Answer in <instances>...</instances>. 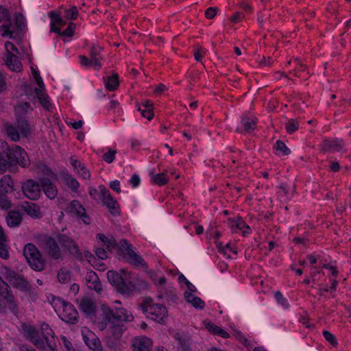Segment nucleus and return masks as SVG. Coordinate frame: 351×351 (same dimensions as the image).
<instances>
[{"label":"nucleus","mask_w":351,"mask_h":351,"mask_svg":"<svg viewBox=\"0 0 351 351\" xmlns=\"http://www.w3.org/2000/svg\"><path fill=\"white\" fill-rule=\"evenodd\" d=\"M58 279L61 283H66L71 279L70 272L66 270H60L58 274Z\"/></svg>","instance_id":"5fc2aeb1"},{"label":"nucleus","mask_w":351,"mask_h":351,"mask_svg":"<svg viewBox=\"0 0 351 351\" xmlns=\"http://www.w3.org/2000/svg\"><path fill=\"white\" fill-rule=\"evenodd\" d=\"M138 111L140 112L141 116L148 121H151L154 118V112L151 108H143V107H138Z\"/></svg>","instance_id":"864d4df0"},{"label":"nucleus","mask_w":351,"mask_h":351,"mask_svg":"<svg viewBox=\"0 0 351 351\" xmlns=\"http://www.w3.org/2000/svg\"><path fill=\"white\" fill-rule=\"evenodd\" d=\"M80 64L84 67H93V64L92 63V60L88 59L87 57L84 56H80Z\"/></svg>","instance_id":"e2e57ef3"},{"label":"nucleus","mask_w":351,"mask_h":351,"mask_svg":"<svg viewBox=\"0 0 351 351\" xmlns=\"http://www.w3.org/2000/svg\"><path fill=\"white\" fill-rule=\"evenodd\" d=\"M17 126L21 134L27 137L30 134V127L25 117L16 118Z\"/></svg>","instance_id":"a18cd8bd"},{"label":"nucleus","mask_w":351,"mask_h":351,"mask_svg":"<svg viewBox=\"0 0 351 351\" xmlns=\"http://www.w3.org/2000/svg\"><path fill=\"white\" fill-rule=\"evenodd\" d=\"M274 298L276 300L277 302L282 306L285 308H288L289 307V303L287 299L284 297L282 293L280 291H276L274 293Z\"/></svg>","instance_id":"8fccbe9b"},{"label":"nucleus","mask_w":351,"mask_h":351,"mask_svg":"<svg viewBox=\"0 0 351 351\" xmlns=\"http://www.w3.org/2000/svg\"><path fill=\"white\" fill-rule=\"evenodd\" d=\"M40 188L41 185L32 179L27 180L22 185L23 194L31 200H36L40 197Z\"/></svg>","instance_id":"4468645a"},{"label":"nucleus","mask_w":351,"mask_h":351,"mask_svg":"<svg viewBox=\"0 0 351 351\" xmlns=\"http://www.w3.org/2000/svg\"><path fill=\"white\" fill-rule=\"evenodd\" d=\"M79 15V11L76 6L65 9L63 17L66 20H75Z\"/></svg>","instance_id":"09e8293b"},{"label":"nucleus","mask_w":351,"mask_h":351,"mask_svg":"<svg viewBox=\"0 0 351 351\" xmlns=\"http://www.w3.org/2000/svg\"><path fill=\"white\" fill-rule=\"evenodd\" d=\"M243 17H244V16L242 14V12H237L232 14V16L230 17V20L233 23H240L243 20Z\"/></svg>","instance_id":"69168bd1"},{"label":"nucleus","mask_w":351,"mask_h":351,"mask_svg":"<svg viewBox=\"0 0 351 351\" xmlns=\"http://www.w3.org/2000/svg\"><path fill=\"white\" fill-rule=\"evenodd\" d=\"M50 304L62 321L69 324H75L77 322L78 312L70 302L53 296Z\"/></svg>","instance_id":"7ed1b4c3"},{"label":"nucleus","mask_w":351,"mask_h":351,"mask_svg":"<svg viewBox=\"0 0 351 351\" xmlns=\"http://www.w3.org/2000/svg\"><path fill=\"white\" fill-rule=\"evenodd\" d=\"M239 7L245 10L247 13H251L252 12V5L245 1H242L239 3Z\"/></svg>","instance_id":"774afa93"},{"label":"nucleus","mask_w":351,"mask_h":351,"mask_svg":"<svg viewBox=\"0 0 351 351\" xmlns=\"http://www.w3.org/2000/svg\"><path fill=\"white\" fill-rule=\"evenodd\" d=\"M23 254L29 266L34 270L41 271L44 269V261L36 247L32 243H27L23 249Z\"/></svg>","instance_id":"423d86ee"},{"label":"nucleus","mask_w":351,"mask_h":351,"mask_svg":"<svg viewBox=\"0 0 351 351\" xmlns=\"http://www.w3.org/2000/svg\"><path fill=\"white\" fill-rule=\"evenodd\" d=\"M40 182L45 195L50 199H54L58 195L56 186L47 178H42Z\"/></svg>","instance_id":"a878e982"},{"label":"nucleus","mask_w":351,"mask_h":351,"mask_svg":"<svg viewBox=\"0 0 351 351\" xmlns=\"http://www.w3.org/2000/svg\"><path fill=\"white\" fill-rule=\"evenodd\" d=\"M86 282L88 289L95 290L97 293H100L102 291V285L97 274L90 271L86 275Z\"/></svg>","instance_id":"393cba45"},{"label":"nucleus","mask_w":351,"mask_h":351,"mask_svg":"<svg viewBox=\"0 0 351 351\" xmlns=\"http://www.w3.org/2000/svg\"><path fill=\"white\" fill-rule=\"evenodd\" d=\"M82 335L84 343L90 349L95 351H99L100 350V341L93 332L84 327L82 329Z\"/></svg>","instance_id":"a211bd4d"},{"label":"nucleus","mask_w":351,"mask_h":351,"mask_svg":"<svg viewBox=\"0 0 351 351\" xmlns=\"http://www.w3.org/2000/svg\"><path fill=\"white\" fill-rule=\"evenodd\" d=\"M23 208L24 211L30 217L33 218L40 217V209L39 206L32 202H26Z\"/></svg>","instance_id":"e433bc0d"},{"label":"nucleus","mask_w":351,"mask_h":351,"mask_svg":"<svg viewBox=\"0 0 351 351\" xmlns=\"http://www.w3.org/2000/svg\"><path fill=\"white\" fill-rule=\"evenodd\" d=\"M6 194L0 193V207L3 209H8L11 206V203L8 199Z\"/></svg>","instance_id":"4d7b16f0"},{"label":"nucleus","mask_w":351,"mask_h":351,"mask_svg":"<svg viewBox=\"0 0 351 351\" xmlns=\"http://www.w3.org/2000/svg\"><path fill=\"white\" fill-rule=\"evenodd\" d=\"M41 332L43 335V337L45 341L47 346L52 351L55 350L56 347V341L54 337V332L53 330L50 328L49 324L43 322L40 325Z\"/></svg>","instance_id":"4be33fe9"},{"label":"nucleus","mask_w":351,"mask_h":351,"mask_svg":"<svg viewBox=\"0 0 351 351\" xmlns=\"http://www.w3.org/2000/svg\"><path fill=\"white\" fill-rule=\"evenodd\" d=\"M34 90L37 98L38 99L42 106L45 109L49 110L51 108V103L49 96L42 89L35 88Z\"/></svg>","instance_id":"a19ab883"},{"label":"nucleus","mask_w":351,"mask_h":351,"mask_svg":"<svg viewBox=\"0 0 351 351\" xmlns=\"http://www.w3.org/2000/svg\"><path fill=\"white\" fill-rule=\"evenodd\" d=\"M99 189L103 205L108 208L112 215H119L121 213V209L117 200L112 196L110 191L104 186L101 185Z\"/></svg>","instance_id":"1a4fd4ad"},{"label":"nucleus","mask_w":351,"mask_h":351,"mask_svg":"<svg viewBox=\"0 0 351 351\" xmlns=\"http://www.w3.org/2000/svg\"><path fill=\"white\" fill-rule=\"evenodd\" d=\"M6 65L13 71H20L22 69V64L19 57L13 53L7 55Z\"/></svg>","instance_id":"c9c22d12"},{"label":"nucleus","mask_w":351,"mask_h":351,"mask_svg":"<svg viewBox=\"0 0 351 351\" xmlns=\"http://www.w3.org/2000/svg\"><path fill=\"white\" fill-rule=\"evenodd\" d=\"M67 212L75 215L80 218L85 224L90 223V219L86 214L84 207L78 200H72L67 207Z\"/></svg>","instance_id":"f3484780"},{"label":"nucleus","mask_w":351,"mask_h":351,"mask_svg":"<svg viewBox=\"0 0 351 351\" xmlns=\"http://www.w3.org/2000/svg\"><path fill=\"white\" fill-rule=\"evenodd\" d=\"M79 308L88 316L95 315L96 306L93 300L88 297H84L79 302Z\"/></svg>","instance_id":"bb28decb"},{"label":"nucleus","mask_w":351,"mask_h":351,"mask_svg":"<svg viewBox=\"0 0 351 351\" xmlns=\"http://www.w3.org/2000/svg\"><path fill=\"white\" fill-rule=\"evenodd\" d=\"M117 152L114 150H109L103 155V159L108 163H111L115 158Z\"/></svg>","instance_id":"bf43d9fd"},{"label":"nucleus","mask_w":351,"mask_h":351,"mask_svg":"<svg viewBox=\"0 0 351 351\" xmlns=\"http://www.w3.org/2000/svg\"><path fill=\"white\" fill-rule=\"evenodd\" d=\"M122 274L114 271H108L107 273L108 279L114 286L117 291L122 294H130L134 289V285L127 280L128 273L121 270Z\"/></svg>","instance_id":"39448f33"},{"label":"nucleus","mask_w":351,"mask_h":351,"mask_svg":"<svg viewBox=\"0 0 351 351\" xmlns=\"http://www.w3.org/2000/svg\"><path fill=\"white\" fill-rule=\"evenodd\" d=\"M328 279L330 286L328 287L326 285H320L319 290L322 293L330 292L332 294V297L334 298L335 295V293L336 292L338 286V281L336 278L332 277H329Z\"/></svg>","instance_id":"ea45409f"},{"label":"nucleus","mask_w":351,"mask_h":351,"mask_svg":"<svg viewBox=\"0 0 351 351\" xmlns=\"http://www.w3.org/2000/svg\"><path fill=\"white\" fill-rule=\"evenodd\" d=\"M11 16L9 11L0 6V23L5 22L6 23H3L0 27V34L3 37H10L11 38H14V32L11 30V23H10Z\"/></svg>","instance_id":"2eb2a0df"},{"label":"nucleus","mask_w":351,"mask_h":351,"mask_svg":"<svg viewBox=\"0 0 351 351\" xmlns=\"http://www.w3.org/2000/svg\"><path fill=\"white\" fill-rule=\"evenodd\" d=\"M319 151L323 154L346 152V143L339 138H324L319 145Z\"/></svg>","instance_id":"0eeeda50"},{"label":"nucleus","mask_w":351,"mask_h":351,"mask_svg":"<svg viewBox=\"0 0 351 351\" xmlns=\"http://www.w3.org/2000/svg\"><path fill=\"white\" fill-rule=\"evenodd\" d=\"M229 228L232 232L237 233L241 231L243 237H246L252 233V229L246 223L241 217L237 216L228 219Z\"/></svg>","instance_id":"9b49d317"},{"label":"nucleus","mask_w":351,"mask_h":351,"mask_svg":"<svg viewBox=\"0 0 351 351\" xmlns=\"http://www.w3.org/2000/svg\"><path fill=\"white\" fill-rule=\"evenodd\" d=\"M132 351H151L152 341L146 337H136L132 339Z\"/></svg>","instance_id":"412c9836"},{"label":"nucleus","mask_w":351,"mask_h":351,"mask_svg":"<svg viewBox=\"0 0 351 351\" xmlns=\"http://www.w3.org/2000/svg\"><path fill=\"white\" fill-rule=\"evenodd\" d=\"M102 313L98 317L97 325L101 330L108 327L109 322H132L133 315L123 307L110 308L108 305H101Z\"/></svg>","instance_id":"f03ea898"},{"label":"nucleus","mask_w":351,"mask_h":351,"mask_svg":"<svg viewBox=\"0 0 351 351\" xmlns=\"http://www.w3.org/2000/svg\"><path fill=\"white\" fill-rule=\"evenodd\" d=\"M30 162L27 152L19 145L10 146L7 143L0 145V173L3 174L17 165L27 167Z\"/></svg>","instance_id":"f257e3e1"},{"label":"nucleus","mask_w":351,"mask_h":351,"mask_svg":"<svg viewBox=\"0 0 351 351\" xmlns=\"http://www.w3.org/2000/svg\"><path fill=\"white\" fill-rule=\"evenodd\" d=\"M57 241L62 248L69 252V254H72L73 256H75L76 258L82 256V254L80 253L77 245L69 236L64 234H58Z\"/></svg>","instance_id":"ddd939ff"},{"label":"nucleus","mask_w":351,"mask_h":351,"mask_svg":"<svg viewBox=\"0 0 351 351\" xmlns=\"http://www.w3.org/2000/svg\"><path fill=\"white\" fill-rule=\"evenodd\" d=\"M328 162H329V165H328L329 171L332 172V173H336V172H339L341 170V166L338 160H328Z\"/></svg>","instance_id":"6e6d98bb"},{"label":"nucleus","mask_w":351,"mask_h":351,"mask_svg":"<svg viewBox=\"0 0 351 351\" xmlns=\"http://www.w3.org/2000/svg\"><path fill=\"white\" fill-rule=\"evenodd\" d=\"M323 336L325 339L333 347H336L338 345V342L335 336L328 330H324L322 332Z\"/></svg>","instance_id":"603ef678"},{"label":"nucleus","mask_w":351,"mask_h":351,"mask_svg":"<svg viewBox=\"0 0 351 351\" xmlns=\"http://www.w3.org/2000/svg\"><path fill=\"white\" fill-rule=\"evenodd\" d=\"M0 274L8 283H10L19 273L8 266L2 265L0 267Z\"/></svg>","instance_id":"37998d69"},{"label":"nucleus","mask_w":351,"mask_h":351,"mask_svg":"<svg viewBox=\"0 0 351 351\" xmlns=\"http://www.w3.org/2000/svg\"><path fill=\"white\" fill-rule=\"evenodd\" d=\"M14 190V182L9 175L3 176L0 180V193H9Z\"/></svg>","instance_id":"473e14b6"},{"label":"nucleus","mask_w":351,"mask_h":351,"mask_svg":"<svg viewBox=\"0 0 351 351\" xmlns=\"http://www.w3.org/2000/svg\"><path fill=\"white\" fill-rule=\"evenodd\" d=\"M206 328L211 333L218 335L219 337H223L224 339H227L230 337V334L226 331L225 330L222 329L221 328L219 327L218 326L215 325V324L208 322H204Z\"/></svg>","instance_id":"f704fd0d"},{"label":"nucleus","mask_w":351,"mask_h":351,"mask_svg":"<svg viewBox=\"0 0 351 351\" xmlns=\"http://www.w3.org/2000/svg\"><path fill=\"white\" fill-rule=\"evenodd\" d=\"M101 51V48L99 45H93L90 50V58L92 60L93 68L96 70H99L102 66Z\"/></svg>","instance_id":"7c9ffc66"},{"label":"nucleus","mask_w":351,"mask_h":351,"mask_svg":"<svg viewBox=\"0 0 351 351\" xmlns=\"http://www.w3.org/2000/svg\"><path fill=\"white\" fill-rule=\"evenodd\" d=\"M274 152L278 156H288L291 154V150L287 147L286 144L278 140L273 145Z\"/></svg>","instance_id":"4c0bfd02"},{"label":"nucleus","mask_w":351,"mask_h":351,"mask_svg":"<svg viewBox=\"0 0 351 351\" xmlns=\"http://www.w3.org/2000/svg\"><path fill=\"white\" fill-rule=\"evenodd\" d=\"M45 246L49 255L54 259H59L62 257V252L58 246L57 238L54 239L51 237H45Z\"/></svg>","instance_id":"aec40b11"},{"label":"nucleus","mask_w":351,"mask_h":351,"mask_svg":"<svg viewBox=\"0 0 351 351\" xmlns=\"http://www.w3.org/2000/svg\"><path fill=\"white\" fill-rule=\"evenodd\" d=\"M219 9L216 7H209L205 11V16L208 19H213L217 14Z\"/></svg>","instance_id":"052dcab7"},{"label":"nucleus","mask_w":351,"mask_h":351,"mask_svg":"<svg viewBox=\"0 0 351 351\" xmlns=\"http://www.w3.org/2000/svg\"><path fill=\"white\" fill-rule=\"evenodd\" d=\"M61 179L64 184L73 193H77L80 188V182L71 174L63 173L61 174Z\"/></svg>","instance_id":"c85d7f7f"},{"label":"nucleus","mask_w":351,"mask_h":351,"mask_svg":"<svg viewBox=\"0 0 351 351\" xmlns=\"http://www.w3.org/2000/svg\"><path fill=\"white\" fill-rule=\"evenodd\" d=\"M10 311L16 315L18 313L17 300L15 298L10 285L0 276V313Z\"/></svg>","instance_id":"20e7f679"},{"label":"nucleus","mask_w":351,"mask_h":351,"mask_svg":"<svg viewBox=\"0 0 351 351\" xmlns=\"http://www.w3.org/2000/svg\"><path fill=\"white\" fill-rule=\"evenodd\" d=\"M32 110L29 102H23L15 107V114L16 118L25 117V115Z\"/></svg>","instance_id":"79ce46f5"},{"label":"nucleus","mask_w":351,"mask_h":351,"mask_svg":"<svg viewBox=\"0 0 351 351\" xmlns=\"http://www.w3.org/2000/svg\"><path fill=\"white\" fill-rule=\"evenodd\" d=\"M5 47L6 51H7V55H8V53H12L11 51H14V52L19 53L17 47L12 42H10V41L5 42Z\"/></svg>","instance_id":"0e129e2a"},{"label":"nucleus","mask_w":351,"mask_h":351,"mask_svg":"<svg viewBox=\"0 0 351 351\" xmlns=\"http://www.w3.org/2000/svg\"><path fill=\"white\" fill-rule=\"evenodd\" d=\"M121 184H120V182L117 180H113V181H111L109 184V186L110 188L114 191L115 192H117V193H120L121 190Z\"/></svg>","instance_id":"338daca9"},{"label":"nucleus","mask_w":351,"mask_h":351,"mask_svg":"<svg viewBox=\"0 0 351 351\" xmlns=\"http://www.w3.org/2000/svg\"><path fill=\"white\" fill-rule=\"evenodd\" d=\"M326 269H328L330 271L331 276L330 277H332L336 278V276H337L339 271L336 266L332 265L328 263V261H326L325 265L322 267Z\"/></svg>","instance_id":"13d9d810"},{"label":"nucleus","mask_w":351,"mask_h":351,"mask_svg":"<svg viewBox=\"0 0 351 351\" xmlns=\"http://www.w3.org/2000/svg\"><path fill=\"white\" fill-rule=\"evenodd\" d=\"M146 312L148 317L160 324L164 323L168 316L167 308L162 304L150 305L147 308Z\"/></svg>","instance_id":"f8f14e48"},{"label":"nucleus","mask_w":351,"mask_h":351,"mask_svg":"<svg viewBox=\"0 0 351 351\" xmlns=\"http://www.w3.org/2000/svg\"><path fill=\"white\" fill-rule=\"evenodd\" d=\"M97 239L99 241H101L103 243V245L108 251H112L117 245V243L114 239L111 238L109 239L104 234H98L97 235Z\"/></svg>","instance_id":"c03bdc74"},{"label":"nucleus","mask_w":351,"mask_h":351,"mask_svg":"<svg viewBox=\"0 0 351 351\" xmlns=\"http://www.w3.org/2000/svg\"><path fill=\"white\" fill-rule=\"evenodd\" d=\"M70 162L73 167L75 173L83 180H89L90 178V173L86 166L80 160H77L75 156L70 158Z\"/></svg>","instance_id":"5701e85b"},{"label":"nucleus","mask_w":351,"mask_h":351,"mask_svg":"<svg viewBox=\"0 0 351 351\" xmlns=\"http://www.w3.org/2000/svg\"><path fill=\"white\" fill-rule=\"evenodd\" d=\"M104 83L105 87L108 90H115L119 85L118 74L113 73L112 75L106 77V78L104 80Z\"/></svg>","instance_id":"58836bf2"},{"label":"nucleus","mask_w":351,"mask_h":351,"mask_svg":"<svg viewBox=\"0 0 351 351\" xmlns=\"http://www.w3.org/2000/svg\"><path fill=\"white\" fill-rule=\"evenodd\" d=\"M307 260L309 261L313 269L315 271L311 273L312 280H314L317 274L320 273L319 269L325 265L327 259L320 252H313L306 256Z\"/></svg>","instance_id":"dca6fc26"},{"label":"nucleus","mask_w":351,"mask_h":351,"mask_svg":"<svg viewBox=\"0 0 351 351\" xmlns=\"http://www.w3.org/2000/svg\"><path fill=\"white\" fill-rule=\"evenodd\" d=\"M149 176L151 182L160 186L165 185L169 182L168 176L165 173H156L154 169L149 171Z\"/></svg>","instance_id":"2f4dec72"},{"label":"nucleus","mask_w":351,"mask_h":351,"mask_svg":"<svg viewBox=\"0 0 351 351\" xmlns=\"http://www.w3.org/2000/svg\"><path fill=\"white\" fill-rule=\"evenodd\" d=\"M6 221L9 227H17L22 221L21 214L19 211L11 210L8 213Z\"/></svg>","instance_id":"72a5a7b5"},{"label":"nucleus","mask_w":351,"mask_h":351,"mask_svg":"<svg viewBox=\"0 0 351 351\" xmlns=\"http://www.w3.org/2000/svg\"><path fill=\"white\" fill-rule=\"evenodd\" d=\"M258 119L252 113L245 112L241 117L240 126L237 128L238 133H251L257 128Z\"/></svg>","instance_id":"9d476101"},{"label":"nucleus","mask_w":351,"mask_h":351,"mask_svg":"<svg viewBox=\"0 0 351 351\" xmlns=\"http://www.w3.org/2000/svg\"><path fill=\"white\" fill-rule=\"evenodd\" d=\"M127 327L122 322H109L108 327L104 330H107V341L110 346H114L116 341L119 340L125 331Z\"/></svg>","instance_id":"6e6552de"},{"label":"nucleus","mask_w":351,"mask_h":351,"mask_svg":"<svg viewBox=\"0 0 351 351\" xmlns=\"http://www.w3.org/2000/svg\"><path fill=\"white\" fill-rule=\"evenodd\" d=\"M191 304L196 308L203 309L205 306V302L199 297L195 296L193 298Z\"/></svg>","instance_id":"680f3d73"},{"label":"nucleus","mask_w":351,"mask_h":351,"mask_svg":"<svg viewBox=\"0 0 351 351\" xmlns=\"http://www.w3.org/2000/svg\"><path fill=\"white\" fill-rule=\"evenodd\" d=\"M14 288H16L22 291H29L32 288L30 283L21 274L18 275L10 283Z\"/></svg>","instance_id":"c756f323"},{"label":"nucleus","mask_w":351,"mask_h":351,"mask_svg":"<svg viewBox=\"0 0 351 351\" xmlns=\"http://www.w3.org/2000/svg\"><path fill=\"white\" fill-rule=\"evenodd\" d=\"M49 17L51 20V32L60 34L61 29L60 27H62L66 24L62 17L55 11L49 12Z\"/></svg>","instance_id":"cd10ccee"},{"label":"nucleus","mask_w":351,"mask_h":351,"mask_svg":"<svg viewBox=\"0 0 351 351\" xmlns=\"http://www.w3.org/2000/svg\"><path fill=\"white\" fill-rule=\"evenodd\" d=\"M299 121L295 119H289L285 123V129L288 134H291L299 128Z\"/></svg>","instance_id":"de8ad7c7"},{"label":"nucleus","mask_w":351,"mask_h":351,"mask_svg":"<svg viewBox=\"0 0 351 351\" xmlns=\"http://www.w3.org/2000/svg\"><path fill=\"white\" fill-rule=\"evenodd\" d=\"M6 133L8 137L14 142L19 141L20 134L17 128L12 125H7L5 127Z\"/></svg>","instance_id":"49530a36"},{"label":"nucleus","mask_w":351,"mask_h":351,"mask_svg":"<svg viewBox=\"0 0 351 351\" xmlns=\"http://www.w3.org/2000/svg\"><path fill=\"white\" fill-rule=\"evenodd\" d=\"M75 27V23L70 22L66 29L62 32L60 30V34H58L65 37H71L74 35Z\"/></svg>","instance_id":"3c124183"},{"label":"nucleus","mask_w":351,"mask_h":351,"mask_svg":"<svg viewBox=\"0 0 351 351\" xmlns=\"http://www.w3.org/2000/svg\"><path fill=\"white\" fill-rule=\"evenodd\" d=\"M120 247L126 251L130 263L134 265H142L143 264V259L132 250V244L126 239L120 241Z\"/></svg>","instance_id":"6ab92c4d"},{"label":"nucleus","mask_w":351,"mask_h":351,"mask_svg":"<svg viewBox=\"0 0 351 351\" xmlns=\"http://www.w3.org/2000/svg\"><path fill=\"white\" fill-rule=\"evenodd\" d=\"M24 331L30 341L38 348H41L44 346V340L40 338L38 331L32 326H27L24 328Z\"/></svg>","instance_id":"b1692460"}]
</instances>
